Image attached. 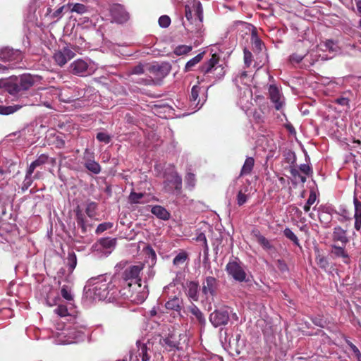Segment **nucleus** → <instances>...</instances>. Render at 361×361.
Returning <instances> with one entry per match:
<instances>
[{
	"mask_svg": "<svg viewBox=\"0 0 361 361\" xmlns=\"http://www.w3.org/2000/svg\"><path fill=\"white\" fill-rule=\"evenodd\" d=\"M151 211L153 214L161 219L167 220L170 217V214L161 206L156 205L152 208Z\"/></svg>",
	"mask_w": 361,
	"mask_h": 361,
	"instance_id": "5701e85b",
	"label": "nucleus"
},
{
	"mask_svg": "<svg viewBox=\"0 0 361 361\" xmlns=\"http://www.w3.org/2000/svg\"><path fill=\"white\" fill-rule=\"evenodd\" d=\"M306 56V53L304 54H293L289 57V61L292 64H298Z\"/></svg>",
	"mask_w": 361,
	"mask_h": 361,
	"instance_id": "c03bdc74",
	"label": "nucleus"
},
{
	"mask_svg": "<svg viewBox=\"0 0 361 361\" xmlns=\"http://www.w3.org/2000/svg\"><path fill=\"white\" fill-rule=\"evenodd\" d=\"M23 58L22 52L18 49H13L9 47L0 49V60L3 61L13 62L9 65L8 68H20L21 66L18 65ZM8 69L7 67L0 65V70L3 72Z\"/></svg>",
	"mask_w": 361,
	"mask_h": 361,
	"instance_id": "39448f33",
	"label": "nucleus"
},
{
	"mask_svg": "<svg viewBox=\"0 0 361 361\" xmlns=\"http://www.w3.org/2000/svg\"><path fill=\"white\" fill-rule=\"evenodd\" d=\"M49 161V157L44 154H40L36 160L32 161L29 167L27 168V170L30 171V172H34L35 169L46 163H47Z\"/></svg>",
	"mask_w": 361,
	"mask_h": 361,
	"instance_id": "4be33fe9",
	"label": "nucleus"
},
{
	"mask_svg": "<svg viewBox=\"0 0 361 361\" xmlns=\"http://www.w3.org/2000/svg\"><path fill=\"white\" fill-rule=\"evenodd\" d=\"M144 72L143 66L141 65L136 66L132 68L130 73L132 74H142Z\"/></svg>",
	"mask_w": 361,
	"mask_h": 361,
	"instance_id": "69168bd1",
	"label": "nucleus"
},
{
	"mask_svg": "<svg viewBox=\"0 0 361 361\" xmlns=\"http://www.w3.org/2000/svg\"><path fill=\"white\" fill-rule=\"evenodd\" d=\"M130 251L132 255L140 254L147 259V261L152 264H154L157 259V255L152 247L144 242L139 241L138 243H132L130 245Z\"/></svg>",
	"mask_w": 361,
	"mask_h": 361,
	"instance_id": "6e6552de",
	"label": "nucleus"
},
{
	"mask_svg": "<svg viewBox=\"0 0 361 361\" xmlns=\"http://www.w3.org/2000/svg\"><path fill=\"white\" fill-rule=\"evenodd\" d=\"M85 168L94 174H98L101 171V166L99 163L93 159H87L85 163Z\"/></svg>",
	"mask_w": 361,
	"mask_h": 361,
	"instance_id": "7c9ffc66",
	"label": "nucleus"
},
{
	"mask_svg": "<svg viewBox=\"0 0 361 361\" xmlns=\"http://www.w3.org/2000/svg\"><path fill=\"white\" fill-rule=\"evenodd\" d=\"M181 187L182 178L176 171L166 175V180L164 181V188L168 192L173 190L180 192Z\"/></svg>",
	"mask_w": 361,
	"mask_h": 361,
	"instance_id": "4468645a",
	"label": "nucleus"
},
{
	"mask_svg": "<svg viewBox=\"0 0 361 361\" xmlns=\"http://www.w3.org/2000/svg\"><path fill=\"white\" fill-rule=\"evenodd\" d=\"M97 209V204L94 202H90L87 205L86 207V213L90 216L92 217L94 215L95 210Z\"/></svg>",
	"mask_w": 361,
	"mask_h": 361,
	"instance_id": "5fc2aeb1",
	"label": "nucleus"
},
{
	"mask_svg": "<svg viewBox=\"0 0 361 361\" xmlns=\"http://www.w3.org/2000/svg\"><path fill=\"white\" fill-rule=\"evenodd\" d=\"M39 77L38 75H32L30 74H23L19 78H18V85L20 91L28 90L39 80Z\"/></svg>",
	"mask_w": 361,
	"mask_h": 361,
	"instance_id": "aec40b11",
	"label": "nucleus"
},
{
	"mask_svg": "<svg viewBox=\"0 0 361 361\" xmlns=\"http://www.w3.org/2000/svg\"><path fill=\"white\" fill-rule=\"evenodd\" d=\"M252 58V53L247 49H244V62L246 67H249L251 65Z\"/></svg>",
	"mask_w": 361,
	"mask_h": 361,
	"instance_id": "4d7b16f0",
	"label": "nucleus"
},
{
	"mask_svg": "<svg viewBox=\"0 0 361 361\" xmlns=\"http://www.w3.org/2000/svg\"><path fill=\"white\" fill-rule=\"evenodd\" d=\"M113 18L118 23H126L129 19V13L121 5H115L111 9Z\"/></svg>",
	"mask_w": 361,
	"mask_h": 361,
	"instance_id": "6ab92c4d",
	"label": "nucleus"
},
{
	"mask_svg": "<svg viewBox=\"0 0 361 361\" xmlns=\"http://www.w3.org/2000/svg\"><path fill=\"white\" fill-rule=\"evenodd\" d=\"M171 23V19L168 16H161L159 18V24L160 27L166 28L168 27L170 25Z\"/></svg>",
	"mask_w": 361,
	"mask_h": 361,
	"instance_id": "603ef678",
	"label": "nucleus"
},
{
	"mask_svg": "<svg viewBox=\"0 0 361 361\" xmlns=\"http://www.w3.org/2000/svg\"><path fill=\"white\" fill-rule=\"evenodd\" d=\"M290 173L293 178V183L297 184L298 183H304L306 181L305 176L301 175L300 171L295 168H290Z\"/></svg>",
	"mask_w": 361,
	"mask_h": 361,
	"instance_id": "2f4dec72",
	"label": "nucleus"
},
{
	"mask_svg": "<svg viewBox=\"0 0 361 361\" xmlns=\"http://www.w3.org/2000/svg\"><path fill=\"white\" fill-rule=\"evenodd\" d=\"M192 50L191 46L180 45L175 49V54L176 55H183L189 53Z\"/></svg>",
	"mask_w": 361,
	"mask_h": 361,
	"instance_id": "a18cd8bd",
	"label": "nucleus"
},
{
	"mask_svg": "<svg viewBox=\"0 0 361 361\" xmlns=\"http://www.w3.org/2000/svg\"><path fill=\"white\" fill-rule=\"evenodd\" d=\"M204 52H201L198 54L197 56L189 60L186 64L185 69L186 71H190V69L195 66L197 63H198L203 58Z\"/></svg>",
	"mask_w": 361,
	"mask_h": 361,
	"instance_id": "e433bc0d",
	"label": "nucleus"
},
{
	"mask_svg": "<svg viewBox=\"0 0 361 361\" xmlns=\"http://www.w3.org/2000/svg\"><path fill=\"white\" fill-rule=\"evenodd\" d=\"M350 348H351L352 350L353 351V353H354L355 355H356V354H357V353H360V350H359V349H358V348H357L355 345H353V343H350Z\"/></svg>",
	"mask_w": 361,
	"mask_h": 361,
	"instance_id": "774afa93",
	"label": "nucleus"
},
{
	"mask_svg": "<svg viewBox=\"0 0 361 361\" xmlns=\"http://www.w3.org/2000/svg\"><path fill=\"white\" fill-rule=\"evenodd\" d=\"M21 108L20 105L4 106L0 105V114L9 115L13 114Z\"/></svg>",
	"mask_w": 361,
	"mask_h": 361,
	"instance_id": "c9c22d12",
	"label": "nucleus"
},
{
	"mask_svg": "<svg viewBox=\"0 0 361 361\" xmlns=\"http://www.w3.org/2000/svg\"><path fill=\"white\" fill-rule=\"evenodd\" d=\"M218 281L213 276L206 277L202 283V295L207 300H213L216 294Z\"/></svg>",
	"mask_w": 361,
	"mask_h": 361,
	"instance_id": "9b49d317",
	"label": "nucleus"
},
{
	"mask_svg": "<svg viewBox=\"0 0 361 361\" xmlns=\"http://www.w3.org/2000/svg\"><path fill=\"white\" fill-rule=\"evenodd\" d=\"M63 11H68V4L61 5V0H56L54 6L48 7L42 11L44 19L59 20L62 18Z\"/></svg>",
	"mask_w": 361,
	"mask_h": 361,
	"instance_id": "ddd939ff",
	"label": "nucleus"
},
{
	"mask_svg": "<svg viewBox=\"0 0 361 361\" xmlns=\"http://www.w3.org/2000/svg\"><path fill=\"white\" fill-rule=\"evenodd\" d=\"M66 264L70 272H72L77 265V257L73 250L68 251V257L66 259Z\"/></svg>",
	"mask_w": 361,
	"mask_h": 361,
	"instance_id": "c85d7f7f",
	"label": "nucleus"
},
{
	"mask_svg": "<svg viewBox=\"0 0 361 361\" xmlns=\"http://www.w3.org/2000/svg\"><path fill=\"white\" fill-rule=\"evenodd\" d=\"M97 69V66L95 63L87 59L75 60L68 68L71 73L81 77L92 75Z\"/></svg>",
	"mask_w": 361,
	"mask_h": 361,
	"instance_id": "20e7f679",
	"label": "nucleus"
},
{
	"mask_svg": "<svg viewBox=\"0 0 361 361\" xmlns=\"http://www.w3.org/2000/svg\"><path fill=\"white\" fill-rule=\"evenodd\" d=\"M161 345L168 350H172L177 348V343L171 337L165 338L160 340Z\"/></svg>",
	"mask_w": 361,
	"mask_h": 361,
	"instance_id": "f704fd0d",
	"label": "nucleus"
},
{
	"mask_svg": "<svg viewBox=\"0 0 361 361\" xmlns=\"http://www.w3.org/2000/svg\"><path fill=\"white\" fill-rule=\"evenodd\" d=\"M73 91L75 92V94L67 97V99H64V101H66V102L74 101L75 99H78L79 97H82L84 94L83 90H81L80 92L79 90H77L76 89H74Z\"/></svg>",
	"mask_w": 361,
	"mask_h": 361,
	"instance_id": "bf43d9fd",
	"label": "nucleus"
},
{
	"mask_svg": "<svg viewBox=\"0 0 361 361\" xmlns=\"http://www.w3.org/2000/svg\"><path fill=\"white\" fill-rule=\"evenodd\" d=\"M68 11H70L72 13H73V12L77 13L78 14L85 13L88 11V8L85 5H84L82 4H79V3H76V4L68 3Z\"/></svg>",
	"mask_w": 361,
	"mask_h": 361,
	"instance_id": "bb28decb",
	"label": "nucleus"
},
{
	"mask_svg": "<svg viewBox=\"0 0 361 361\" xmlns=\"http://www.w3.org/2000/svg\"><path fill=\"white\" fill-rule=\"evenodd\" d=\"M335 102L341 106L350 107L349 99L346 97H339L335 99Z\"/></svg>",
	"mask_w": 361,
	"mask_h": 361,
	"instance_id": "680f3d73",
	"label": "nucleus"
},
{
	"mask_svg": "<svg viewBox=\"0 0 361 361\" xmlns=\"http://www.w3.org/2000/svg\"><path fill=\"white\" fill-rule=\"evenodd\" d=\"M144 268L142 263L128 267L122 274L124 286L128 289H123L122 295L136 303H142L148 295V289L146 284L142 286L140 273Z\"/></svg>",
	"mask_w": 361,
	"mask_h": 361,
	"instance_id": "7ed1b4c3",
	"label": "nucleus"
},
{
	"mask_svg": "<svg viewBox=\"0 0 361 361\" xmlns=\"http://www.w3.org/2000/svg\"><path fill=\"white\" fill-rule=\"evenodd\" d=\"M185 183L188 187L192 188L195 184V175L191 173H188L185 176Z\"/></svg>",
	"mask_w": 361,
	"mask_h": 361,
	"instance_id": "6e6d98bb",
	"label": "nucleus"
},
{
	"mask_svg": "<svg viewBox=\"0 0 361 361\" xmlns=\"http://www.w3.org/2000/svg\"><path fill=\"white\" fill-rule=\"evenodd\" d=\"M334 238V240H339L343 243H345L348 241L345 231H344L342 227H335Z\"/></svg>",
	"mask_w": 361,
	"mask_h": 361,
	"instance_id": "c756f323",
	"label": "nucleus"
},
{
	"mask_svg": "<svg viewBox=\"0 0 361 361\" xmlns=\"http://www.w3.org/2000/svg\"><path fill=\"white\" fill-rule=\"evenodd\" d=\"M120 283V279L116 276L102 275L92 278L85 286V294L93 300L113 302L119 293H123L119 288Z\"/></svg>",
	"mask_w": 361,
	"mask_h": 361,
	"instance_id": "f03ea898",
	"label": "nucleus"
},
{
	"mask_svg": "<svg viewBox=\"0 0 361 361\" xmlns=\"http://www.w3.org/2000/svg\"><path fill=\"white\" fill-rule=\"evenodd\" d=\"M190 312L192 315H194L196 319L198 320L200 324H205V318L201 312V310L195 305H192L190 307Z\"/></svg>",
	"mask_w": 361,
	"mask_h": 361,
	"instance_id": "72a5a7b5",
	"label": "nucleus"
},
{
	"mask_svg": "<svg viewBox=\"0 0 361 361\" xmlns=\"http://www.w3.org/2000/svg\"><path fill=\"white\" fill-rule=\"evenodd\" d=\"M197 289H198V286L196 283L191 282L190 283L189 288H188V295L194 301H197L198 300Z\"/></svg>",
	"mask_w": 361,
	"mask_h": 361,
	"instance_id": "58836bf2",
	"label": "nucleus"
},
{
	"mask_svg": "<svg viewBox=\"0 0 361 361\" xmlns=\"http://www.w3.org/2000/svg\"><path fill=\"white\" fill-rule=\"evenodd\" d=\"M194 239L197 242L202 243V245L204 247V252H208L209 247H208L207 241V238H206L204 233H198L197 235V236L195 237V238H194Z\"/></svg>",
	"mask_w": 361,
	"mask_h": 361,
	"instance_id": "de8ad7c7",
	"label": "nucleus"
},
{
	"mask_svg": "<svg viewBox=\"0 0 361 361\" xmlns=\"http://www.w3.org/2000/svg\"><path fill=\"white\" fill-rule=\"evenodd\" d=\"M257 241L260 245H262L264 248H269L270 247V243L267 239H266L262 235H257Z\"/></svg>",
	"mask_w": 361,
	"mask_h": 361,
	"instance_id": "052dcab7",
	"label": "nucleus"
},
{
	"mask_svg": "<svg viewBox=\"0 0 361 361\" xmlns=\"http://www.w3.org/2000/svg\"><path fill=\"white\" fill-rule=\"evenodd\" d=\"M255 160L252 157H247L241 169L240 176L249 174L254 166Z\"/></svg>",
	"mask_w": 361,
	"mask_h": 361,
	"instance_id": "cd10ccee",
	"label": "nucleus"
},
{
	"mask_svg": "<svg viewBox=\"0 0 361 361\" xmlns=\"http://www.w3.org/2000/svg\"><path fill=\"white\" fill-rule=\"evenodd\" d=\"M323 47H324L323 49L324 51H329L330 52H336L338 46L337 44L334 42L332 40H328L326 41Z\"/></svg>",
	"mask_w": 361,
	"mask_h": 361,
	"instance_id": "49530a36",
	"label": "nucleus"
},
{
	"mask_svg": "<svg viewBox=\"0 0 361 361\" xmlns=\"http://www.w3.org/2000/svg\"><path fill=\"white\" fill-rule=\"evenodd\" d=\"M181 304V299H180L178 296H174L173 298L166 302L165 307L168 310L179 311L180 310Z\"/></svg>",
	"mask_w": 361,
	"mask_h": 361,
	"instance_id": "a878e982",
	"label": "nucleus"
},
{
	"mask_svg": "<svg viewBox=\"0 0 361 361\" xmlns=\"http://www.w3.org/2000/svg\"><path fill=\"white\" fill-rule=\"evenodd\" d=\"M231 308L225 306L215 310L209 315V321L214 327L225 326L230 319Z\"/></svg>",
	"mask_w": 361,
	"mask_h": 361,
	"instance_id": "1a4fd4ad",
	"label": "nucleus"
},
{
	"mask_svg": "<svg viewBox=\"0 0 361 361\" xmlns=\"http://www.w3.org/2000/svg\"><path fill=\"white\" fill-rule=\"evenodd\" d=\"M73 233H75L73 240L80 242L83 236L81 234L86 233V227H73Z\"/></svg>",
	"mask_w": 361,
	"mask_h": 361,
	"instance_id": "79ce46f5",
	"label": "nucleus"
},
{
	"mask_svg": "<svg viewBox=\"0 0 361 361\" xmlns=\"http://www.w3.org/2000/svg\"><path fill=\"white\" fill-rule=\"evenodd\" d=\"M300 170L305 175H309L312 172V170H311V168L310 167V166L305 164H301L300 166Z\"/></svg>",
	"mask_w": 361,
	"mask_h": 361,
	"instance_id": "0e129e2a",
	"label": "nucleus"
},
{
	"mask_svg": "<svg viewBox=\"0 0 361 361\" xmlns=\"http://www.w3.org/2000/svg\"><path fill=\"white\" fill-rule=\"evenodd\" d=\"M219 57L217 54H214L212 58L202 64L201 66V72L206 74H213L214 78L220 79L225 75L224 68L221 65H219Z\"/></svg>",
	"mask_w": 361,
	"mask_h": 361,
	"instance_id": "423d86ee",
	"label": "nucleus"
},
{
	"mask_svg": "<svg viewBox=\"0 0 361 361\" xmlns=\"http://www.w3.org/2000/svg\"><path fill=\"white\" fill-rule=\"evenodd\" d=\"M355 206V226H361V202L357 199H354Z\"/></svg>",
	"mask_w": 361,
	"mask_h": 361,
	"instance_id": "473e14b6",
	"label": "nucleus"
},
{
	"mask_svg": "<svg viewBox=\"0 0 361 361\" xmlns=\"http://www.w3.org/2000/svg\"><path fill=\"white\" fill-rule=\"evenodd\" d=\"M137 350L131 354L130 361H149L152 351V343L149 340H138L136 343Z\"/></svg>",
	"mask_w": 361,
	"mask_h": 361,
	"instance_id": "0eeeda50",
	"label": "nucleus"
},
{
	"mask_svg": "<svg viewBox=\"0 0 361 361\" xmlns=\"http://www.w3.org/2000/svg\"><path fill=\"white\" fill-rule=\"evenodd\" d=\"M54 312L61 318L70 316L73 322L65 324L61 321L56 326V331L53 333L54 342L59 345L76 343L85 341L87 336L86 326L80 324L68 312L64 305H59Z\"/></svg>",
	"mask_w": 361,
	"mask_h": 361,
	"instance_id": "f257e3e1",
	"label": "nucleus"
},
{
	"mask_svg": "<svg viewBox=\"0 0 361 361\" xmlns=\"http://www.w3.org/2000/svg\"><path fill=\"white\" fill-rule=\"evenodd\" d=\"M252 92L248 86H245L240 92L238 105L245 112H247L252 106Z\"/></svg>",
	"mask_w": 361,
	"mask_h": 361,
	"instance_id": "dca6fc26",
	"label": "nucleus"
},
{
	"mask_svg": "<svg viewBox=\"0 0 361 361\" xmlns=\"http://www.w3.org/2000/svg\"><path fill=\"white\" fill-rule=\"evenodd\" d=\"M56 0H31L29 5V11L33 15L32 18L37 20L39 17L44 19L43 11L48 7L54 6Z\"/></svg>",
	"mask_w": 361,
	"mask_h": 361,
	"instance_id": "9d476101",
	"label": "nucleus"
},
{
	"mask_svg": "<svg viewBox=\"0 0 361 361\" xmlns=\"http://www.w3.org/2000/svg\"><path fill=\"white\" fill-rule=\"evenodd\" d=\"M0 88L13 95H16L20 92L18 78L0 79Z\"/></svg>",
	"mask_w": 361,
	"mask_h": 361,
	"instance_id": "f3484780",
	"label": "nucleus"
},
{
	"mask_svg": "<svg viewBox=\"0 0 361 361\" xmlns=\"http://www.w3.org/2000/svg\"><path fill=\"white\" fill-rule=\"evenodd\" d=\"M331 252L335 257H341L343 259L344 262H348V255L345 252L344 247L336 245H332Z\"/></svg>",
	"mask_w": 361,
	"mask_h": 361,
	"instance_id": "393cba45",
	"label": "nucleus"
},
{
	"mask_svg": "<svg viewBox=\"0 0 361 361\" xmlns=\"http://www.w3.org/2000/svg\"><path fill=\"white\" fill-rule=\"evenodd\" d=\"M188 258L185 252H180L173 259V263L175 266H179L185 263Z\"/></svg>",
	"mask_w": 361,
	"mask_h": 361,
	"instance_id": "37998d69",
	"label": "nucleus"
},
{
	"mask_svg": "<svg viewBox=\"0 0 361 361\" xmlns=\"http://www.w3.org/2000/svg\"><path fill=\"white\" fill-rule=\"evenodd\" d=\"M269 97L274 104L276 109L280 110L284 104V97L278 87L275 85H270L269 88Z\"/></svg>",
	"mask_w": 361,
	"mask_h": 361,
	"instance_id": "a211bd4d",
	"label": "nucleus"
},
{
	"mask_svg": "<svg viewBox=\"0 0 361 361\" xmlns=\"http://www.w3.org/2000/svg\"><path fill=\"white\" fill-rule=\"evenodd\" d=\"M226 270L229 276L234 280L243 282L247 281V274L244 267L237 262H229L226 267Z\"/></svg>",
	"mask_w": 361,
	"mask_h": 361,
	"instance_id": "f8f14e48",
	"label": "nucleus"
},
{
	"mask_svg": "<svg viewBox=\"0 0 361 361\" xmlns=\"http://www.w3.org/2000/svg\"><path fill=\"white\" fill-rule=\"evenodd\" d=\"M62 297L68 301L73 300V295L66 286H63L61 290Z\"/></svg>",
	"mask_w": 361,
	"mask_h": 361,
	"instance_id": "864d4df0",
	"label": "nucleus"
},
{
	"mask_svg": "<svg viewBox=\"0 0 361 361\" xmlns=\"http://www.w3.org/2000/svg\"><path fill=\"white\" fill-rule=\"evenodd\" d=\"M247 73L246 71H242L241 73H239V75H238L236 76V78H235V81L236 83H238L239 82V80H240V82L242 83H244L245 84L246 82L244 81V80L247 78Z\"/></svg>",
	"mask_w": 361,
	"mask_h": 361,
	"instance_id": "e2e57ef3",
	"label": "nucleus"
},
{
	"mask_svg": "<svg viewBox=\"0 0 361 361\" xmlns=\"http://www.w3.org/2000/svg\"><path fill=\"white\" fill-rule=\"evenodd\" d=\"M137 235V231L131 227H125L122 231H121V238H126L128 240H133Z\"/></svg>",
	"mask_w": 361,
	"mask_h": 361,
	"instance_id": "4c0bfd02",
	"label": "nucleus"
},
{
	"mask_svg": "<svg viewBox=\"0 0 361 361\" xmlns=\"http://www.w3.org/2000/svg\"><path fill=\"white\" fill-rule=\"evenodd\" d=\"M97 139L99 142L108 144L111 140V137L105 132H99L97 134Z\"/></svg>",
	"mask_w": 361,
	"mask_h": 361,
	"instance_id": "8fccbe9b",
	"label": "nucleus"
},
{
	"mask_svg": "<svg viewBox=\"0 0 361 361\" xmlns=\"http://www.w3.org/2000/svg\"><path fill=\"white\" fill-rule=\"evenodd\" d=\"M99 245L106 250V253L110 254L116 245V239L105 238L99 240Z\"/></svg>",
	"mask_w": 361,
	"mask_h": 361,
	"instance_id": "b1692460",
	"label": "nucleus"
},
{
	"mask_svg": "<svg viewBox=\"0 0 361 361\" xmlns=\"http://www.w3.org/2000/svg\"><path fill=\"white\" fill-rule=\"evenodd\" d=\"M316 199V195L314 192H311L306 204L304 205V209L305 212L310 211V207L315 202Z\"/></svg>",
	"mask_w": 361,
	"mask_h": 361,
	"instance_id": "09e8293b",
	"label": "nucleus"
},
{
	"mask_svg": "<svg viewBox=\"0 0 361 361\" xmlns=\"http://www.w3.org/2000/svg\"><path fill=\"white\" fill-rule=\"evenodd\" d=\"M144 197V194L142 192H131L128 197V200L130 204H139L141 203V199Z\"/></svg>",
	"mask_w": 361,
	"mask_h": 361,
	"instance_id": "a19ab883",
	"label": "nucleus"
},
{
	"mask_svg": "<svg viewBox=\"0 0 361 361\" xmlns=\"http://www.w3.org/2000/svg\"><path fill=\"white\" fill-rule=\"evenodd\" d=\"M285 235L291 240L295 245H299L298 239L297 236L294 234V233L288 228H286L284 230Z\"/></svg>",
	"mask_w": 361,
	"mask_h": 361,
	"instance_id": "3c124183",
	"label": "nucleus"
},
{
	"mask_svg": "<svg viewBox=\"0 0 361 361\" xmlns=\"http://www.w3.org/2000/svg\"><path fill=\"white\" fill-rule=\"evenodd\" d=\"M253 44L259 49H261V47L262 46V43L260 39H259L257 37H255L252 39Z\"/></svg>",
	"mask_w": 361,
	"mask_h": 361,
	"instance_id": "338daca9",
	"label": "nucleus"
},
{
	"mask_svg": "<svg viewBox=\"0 0 361 361\" xmlns=\"http://www.w3.org/2000/svg\"><path fill=\"white\" fill-rule=\"evenodd\" d=\"M75 56V52L68 47H64L56 51L54 54L55 62L60 66H63L68 61L72 59Z\"/></svg>",
	"mask_w": 361,
	"mask_h": 361,
	"instance_id": "2eb2a0df",
	"label": "nucleus"
},
{
	"mask_svg": "<svg viewBox=\"0 0 361 361\" xmlns=\"http://www.w3.org/2000/svg\"><path fill=\"white\" fill-rule=\"evenodd\" d=\"M247 200V197L245 194L243 192L242 190H240L237 195V203L239 206L244 204Z\"/></svg>",
	"mask_w": 361,
	"mask_h": 361,
	"instance_id": "13d9d810",
	"label": "nucleus"
},
{
	"mask_svg": "<svg viewBox=\"0 0 361 361\" xmlns=\"http://www.w3.org/2000/svg\"><path fill=\"white\" fill-rule=\"evenodd\" d=\"M201 87L198 85H194L191 90V94L190 97V107L194 111L199 110L203 105V102L200 103V99H198L199 93Z\"/></svg>",
	"mask_w": 361,
	"mask_h": 361,
	"instance_id": "412c9836",
	"label": "nucleus"
},
{
	"mask_svg": "<svg viewBox=\"0 0 361 361\" xmlns=\"http://www.w3.org/2000/svg\"><path fill=\"white\" fill-rule=\"evenodd\" d=\"M32 172H30V171L27 169L25 177L22 185V190L23 191L27 190L28 188L32 185L34 178L32 176Z\"/></svg>",
	"mask_w": 361,
	"mask_h": 361,
	"instance_id": "ea45409f",
	"label": "nucleus"
}]
</instances>
